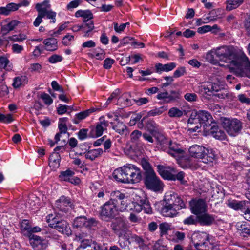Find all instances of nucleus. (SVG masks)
I'll return each instance as SVG.
<instances>
[{
  "label": "nucleus",
  "instance_id": "f257e3e1",
  "mask_svg": "<svg viewBox=\"0 0 250 250\" xmlns=\"http://www.w3.org/2000/svg\"><path fill=\"white\" fill-rule=\"evenodd\" d=\"M238 60L233 61L231 65L235 69V73L238 76L246 77L250 79V62L248 58L240 54L238 56Z\"/></svg>",
  "mask_w": 250,
  "mask_h": 250
},
{
  "label": "nucleus",
  "instance_id": "f03ea898",
  "mask_svg": "<svg viewBox=\"0 0 250 250\" xmlns=\"http://www.w3.org/2000/svg\"><path fill=\"white\" fill-rule=\"evenodd\" d=\"M110 227L113 232L119 238H127L128 236V225L126 220L122 217L116 218L111 222Z\"/></svg>",
  "mask_w": 250,
  "mask_h": 250
},
{
  "label": "nucleus",
  "instance_id": "7ed1b4c3",
  "mask_svg": "<svg viewBox=\"0 0 250 250\" xmlns=\"http://www.w3.org/2000/svg\"><path fill=\"white\" fill-rule=\"evenodd\" d=\"M216 53V57L218 60H224L225 61H229L228 62L231 65L233 63V61L238 60V56L239 53L232 48L227 46H222L214 51Z\"/></svg>",
  "mask_w": 250,
  "mask_h": 250
},
{
  "label": "nucleus",
  "instance_id": "20e7f679",
  "mask_svg": "<svg viewBox=\"0 0 250 250\" xmlns=\"http://www.w3.org/2000/svg\"><path fill=\"white\" fill-rule=\"evenodd\" d=\"M127 183H137L142 179L141 171L140 168L132 164H127L124 166Z\"/></svg>",
  "mask_w": 250,
  "mask_h": 250
},
{
  "label": "nucleus",
  "instance_id": "39448f33",
  "mask_svg": "<svg viewBox=\"0 0 250 250\" xmlns=\"http://www.w3.org/2000/svg\"><path fill=\"white\" fill-rule=\"evenodd\" d=\"M127 206L125 209L127 210H133L137 212H140L143 210L147 214H151L152 212L150 204L147 199L145 197L137 202L127 203Z\"/></svg>",
  "mask_w": 250,
  "mask_h": 250
},
{
  "label": "nucleus",
  "instance_id": "423d86ee",
  "mask_svg": "<svg viewBox=\"0 0 250 250\" xmlns=\"http://www.w3.org/2000/svg\"><path fill=\"white\" fill-rule=\"evenodd\" d=\"M118 212V207L109 201L101 207L100 215L102 219L106 221L114 219Z\"/></svg>",
  "mask_w": 250,
  "mask_h": 250
},
{
  "label": "nucleus",
  "instance_id": "0eeeda50",
  "mask_svg": "<svg viewBox=\"0 0 250 250\" xmlns=\"http://www.w3.org/2000/svg\"><path fill=\"white\" fill-rule=\"evenodd\" d=\"M144 176L145 184L147 188L154 191H159L162 189L163 184L154 171L148 172Z\"/></svg>",
  "mask_w": 250,
  "mask_h": 250
},
{
  "label": "nucleus",
  "instance_id": "6e6552de",
  "mask_svg": "<svg viewBox=\"0 0 250 250\" xmlns=\"http://www.w3.org/2000/svg\"><path fill=\"white\" fill-rule=\"evenodd\" d=\"M55 206L58 211L57 214L62 217L64 216L65 214H66L70 209L74 208L71 199L64 196H61L56 201Z\"/></svg>",
  "mask_w": 250,
  "mask_h": 250
},
{
  "label": "nucleus",
  "instance_id": "1a4fd4ad",
  "mask_svg": "<svg viewBox=\"0 0 250 250\" xmlns=\"http://www.w3.org/2000/svg\"><path fill=\"white\" fill-rule=\"evenodd\" d=\"M222 125L227 132L230 136H235L242 128L241 122L236 119L225 118Z\"/></svg>",
  "mask_w": 250,
  "mask_h": 250
},
{
  "label": "nucleus",
  "instance_id": "9d476101",
  "mask_svg": "<svg viewBox=\"0 0 250 250\" xmlns=\"http://www.w3.org/2000/svg\"><path fill=\"white\" fill-rule=\"evenodd\" d=\"M57 214L55 217L52 219V223L50 224L51 227L58 230L59 232L69 235L71 234V230L69 224L63 219L59 220L57 218Z\"/></svg>",
  "mask_w": 250,
  "mask_h": 250
},
{
  "label": "nucleus",
  "instance_id": "9b49d317",
  "mask_svg": "<svg viewBox=\"0 0 250 250\" xmlns=\"http://www.w3.org/2000/svg\"><path fill=\"white\" fill-rule=\"evenodd\" d=\"M164 202H167L172 205L175 208L180 210L186 208V205L181 197L177 193L169 191L166 193L164 197Z\"/></svg>",
  "mask_w": 250,
  "mask_h": 250
},
{
  "label": "nucleus",
  "instance_id": "f8f14e48",
  "mask_svg": "<svg viewBox=\"0 0 250 250\" xmlns=\"http://www.w3.org/2000/svg\"><path fill=\"white\" fill-rule=\"evenodd\" d=\"M118 200L120 201V210H125L127 206V197L123 193L119 190L112 191L110 194V199L109 201L114 204L117 207L119 205Z\"/></svg>",
  "mask_w": 250,
  "mask_h": 250
},
{
  "label": "nucleus",
  "instance_id": "ddd939ff",
  "mask_svg": "<svg viewBox=\"0 0 250 250\" xmlns=\"http://www.w3.org/2000/svg\"><path fill=\"white\" fill-rule=\"evenodd\" d=\"M189 204L192 213L195 215H198L207 211V206L203 199L192 200Z\"/></svg>",
  "mask_w": 250,
  "mask_h": 250
},
{
  "label": "nucleus",
  "instance_id": "4468645a",
  "mask_svg": "<svg viewBox=\"0 0 250 250\" xmlns=\"http://www.w3.org/2000/svg\"><path fill=\"white\" fill-rule=\"evenodd\" d=\"M108 125V122L103 118H100V121L98 122L95 126L91 127L89 132V136L92 138L98 137L103 134L104 130L106 129Z\"/></svg>",
  "mask_w": 250,
  "mask_h": 250
},
{
  "label": "nucleus",
  "instance_id": "2eb2a0df",
  "mask_svg": "<svg viewBox=\"0 0 250 250\" xmlns=\"http://www.w3.org/2000/svg\"><path fill=\"white\" fill-rule=\"evenodd\" d=\"M247 204H248V202L233 200L229 202L228 203V205L230 208L235 210H241L244 213L245 218L250 221V209L248 208V206L246 205Z\"/></svg>",
  "mask_w": 250,
  "mask_h": 250
},
{
  "label": "nucleus",
  "instance_id": "dca6fc26",
  "mask_svg": "<svg viewBox=\"0 0 250 250\" xmlns=\"http://www.w3.org/2000/svg\"><path fill=\"white\" fill-rule=\"evenodd\" d=\"M30 241L35 250H44L47 247V241L37 235H33L30 238Z\"/></svg>",
  "mask_w": 250,
  "mask_h": 250
},
{
  "label": "nucleus",
  "instance_id": "f3484780",
  "mask_svg": "<svg viewBox=\"0 0 250 250\" xmlns=\"http://www.w3.org/2000/svg\"><path fill=\"white\" fill-rule=\"evenodd\" d=\"M199 120L205 129L207 130L211 125L212 118L211 115L207 111L199 110L197 111Z\"/></svg>",
  "mask_w": 250,
  "mask_h": 250
},
{
  "label": "nucleus",
  "instance_id": "a211bd4d",
  "mask_svg": "<svg viewBox=\"0 0 250 250\" xmlns=\"http://www.w3.org/2000/svg\"><path fill=\"white\" fill-rule=\"evenodd\" d=\"M178 211V208H175L168 202H165V204L161 209V213L165 217H173L177 215Z\"/></svg>",
  "mask_w": 250,
  "mask_h": 250
},
{
  "label": "nucleus",
  "instance_id": "6ab92c4d",
  "mask_svg": "<svg viewBox=\"0 0 250 250\" xmlns=\"http://www.w3.org/2000/svg\"><path fill=\"white\" fill-rule=\"evenodd\" d=\"M206 150L205 147L197 145H193L189 149V153L192 157L201 159L204 157Z\"/></svg>",
  "mask_w": 250,
  "mask_h": 250
},
{
  "label": "nucleus",
  "instance_id": "aec40b11",
  "mask_svg": "<svg viewBox=\"0 0 250 250\" xmlns=\"http://www.w3.org/2000/svg\"><path fill=\"white\" fill-rule=\"evenodd\" d=\"M198 223L201 226H210L215 222V218L212 215L203 213L197 215Z\"/></svg>",
  "mask_w": 250,
  "mask_h": 250
},
{
  "label": "nucleus",
  "instance_id": "412c9836",
  "mask_svg": "<svg viewBox=\"0 0 250 250\" xmlns=\"http://www.w3.org/2000/svg\"><path fill=\"white\" fill-rule=\"evenodd\" d=\"M48 2L47 1L45 0L42 3H41L40 9L41 10L42 13L44 14V17L46 16L47 19L52 20V21H50V22L55 23L56 22V13L52 10H48L47 9V7H50L49 4L47 5L46 7H43Z\"/></svg>",
  "mask_w": 250,
  "mask_h": 250
},
{
  "label": "nucleus",
  "instance_id": "4be33fe9",
  "mask_svg": "<svg viewBox=\"0 0 250 250\" xmlns=\"http://www.w3.org/2000/svg\"><path fill=\"white\" fill-rule=\"evenodd\" d=\"M166 152L174 158H177L182 154L183 150L180 148L177 143L170 141L169 146Z\"/></svg>",
  "mask_w": 250,
  "mask_h": 250
},
{
  "label": "nucleus",
  "instance_id": "5701e85b",
  "mask_svg": "<svg viewBox=\"0 0 250 250\" xmlns=\"http://www.w3.org/2000/svg\"><path fill=\"white\" fill-rule=\"evenodd\" d=\"M208 238V235L205 232H195L192 236V242L195 248Z\"/></svg>",
  "mask_w": 250,
  "mask_h": 250
},
{
  "label": "nucleus",
  "instance_id": "b1692460",
  "mask_svg": "<svg viewBox=\"0 0 250 250\" xmlns=\"http://www.w3.org/2000/svg\"><path fill=\"white\" fill-rule=\"evenodd\" d=\"M112 176L114 179L117 182L127 183V178L125 176L124 166L115 169L112 174Z\"/></svg>",
  "mask_w": 250,
  "mask_h": 250
},
{
  "label": "nucleus",
  "instance_id": "393cba45",
  "mask_svg": "<svg viewBox=\"0 0 250 250\" xmlns=\"http://www.w3.org/2000/svg\"><path fill=\"white\" fill-rule=\"evenodd\" d=\"M210 126V128H208V130L210 131V133L213 137L219 140H224L225 139L226 135L225 132L222 130L219 129V127L215 125V123H213Z\"/></svg>",
  "mask_w": 250,
  "mask_h": 250
},
{
  "label": "nucleus",
  "instance_id": "a878e982",
  "mask_svg": "<svg viewBox=\"0 0 250 250\" xmlns=\"http://www.w3.org/2000/svg\"><path fill=\"white\" fill-rule=\"evenodd\" d=\"M159 174L165 179H168L167 176L169 174L175 175L177 173L176 169L173 167H165L162 165L157 166Z\"/></svg>",
  "mask_w": 250,
  "mask_h": 250
},
{
  "label": "nucleus",
  "instance_id": "bb28decb",
  "mask_svg": "<svg viewBox=\"0 0 250 250\" xmlns=\"http://www.w3.org/2000/svg\"><path fill=\"white\" fill-rule=\"evenodd\" d=\"M198 115L197 111L194 110L192 111L189 118L188 119V124L190 125H195V126L193 128V131H196L197 129L200 128L202 125L199 120V118L198 117Z\"/></svg>",
  "mask_w": 250,
  "mask_h": 250
},
{
  "label": "nucleus",
  "instance_id": "cd10ccee",
  "mask_svg": "<svg viewBox=\"0 0 250 250\" xmlns=\"http://www.w3.org/2000/svg\"><path fill=\"white\" fill-rule=\"evenodd\" d=\"M156 138L157 141L158 147L163 151L166 152L167 150V147L169 146V143H170L171 140L166 138L162 135H157L156 137Z\"/></svg>",
  "mask_w": 250,
  "mask_h": 250
},
{
  "label": "nucleus",
  "instance_id": "c85d7f7f",
  "mask_svg": "<svg viewBox=\"0 0 250 250\" xmlns=\"http://www.w3.org/2000/svg\"><path fill=\"white\" fill-rule=\"evenodd\" d=\"M97 110V108H92L77 113L75 115V117L73 119V122L75 124H78L80 121L83 120L86 117H88L91 113Z\"/></svg>",
  "mask_w": 250,
  "mask_h": 250
},
{
  "label": "nucleus",
  "instance_id": "c756f323",
  "mask_svg": "<svg viewBox=\"0 0 250 250\" xmlns=\"http://www.w3.org/2000/svg\"><path fill=\"white\" fill-rule=\"evenodd\" d=\"M176 66L174 62H170L165 64L158 63L155 65L156 72L161 74L162 72H168L173 70Z\"/></svg>",
  "mask_w": 250,
  "mask_h": 250
},
{
  "label": "nucleus",
  "instance_id": "7c9ffc66",
  "mask_svg": "<svg viewBox=\"0 0 250 250\" xmlns=\"http://www.w3.org/2000/svg\"><path fill=\"white\" fill-rule=\"evenodd\" d=\"M76 17L83 18V22H88L89 20L93 18V15L91 11L89 10H78L75 14Z\"/></svg>",
  "mask_w": 250,
  "mask_h": 250
},
{
  "label": "nucleus",
  "instance_id": "2f4dec72",
  "mask_svg": "<svg viewBox=\"0 0 250 250\" xmlns=\"http://www.w3.org/2000/svg\"><path fill=\"white\" fill-rule=\"evenodd\" d=\"M45 49L47 51H53L57 49V41L55 38H48L43 41Z\"/></svg>",
  "mask_w": 250,
  "mask_h": 250
},
{
  "label": "nucleus",
  "instance_id": "473e14b6",
  "mask_svg": "<svg viewBox=\"0 0 250 250\" xmlns=\"http://www.w3.org/2000/svg\"><path fill=\"white\" fill-rule=\"evenodd\" d=\"M145 129L148 131L153 136H155V134L158 130V125L154 120H148L146 123Z\"/></svg>",
  "mask_w": 250,
  "mask_h": 250
},
{
  "label": "nucleus",
  "instance_id": "72a5a7b5",
  "mask_svg": "<svg viewBox=\"0 0 250 250\" xmlns=\"http://www.w3.org/2000/svg\"><path fill=\"white\" fill-rule=\"evenodd\" d=\"M103 153V150L101 148L90 150L85 153L84 156L86 159H89L91 161L94 160L96 158L100 156Z\"/></svg>",
  "mask_w": 250,
  "mask_h": 250
},
{
  "label": "nucleus",
  "instance_id": "f704fd0d",
  "mask_svg": "<svg viewBox=\"0 0 250 250\" xmlns=\"http://www.w3.org/2000/svg\"><path fill=\"white\" fill-rule=\"evenodd\" d=\"M244 2V0H229L226 1V10L230 11L235 9L242 5Z\"/></svg>",
  "mask_w": 250,
  "mask_h": 250
},
{
  "label": "nucleus",
  "instance_id": "c9c22d12",
  "mask_svg": "<svg viewBox=\"0 0 250 250\" xmlns=\"http://www.w3.org/2000/svg\"><path fill=\"white\" fill-rule=\"evenodd\" d=\"M111 124L112 125V128L120 135H126L128 133L127 127L123 123L118 122L116 124H114L111 122Z\"/></svg>",
  "mask_w": 250,
  "mask_h": 250
},
{
  "label": "nucleus",
  "instance_id": "e433bc0d",
  "mask_svg": "<svg viewBox=\"0 0 250 250\" xmlns=\"http://www.w3.org/2000/svg\"><path fill=\"white\" fill-rule=\"evenodd\" d=\"M28 81V79L26 76L16 77L14 79L12 85L14 88H17L27 84Z\"/></svg>",
  "mask_w": 250,
  "mask_h": 250
},
{
  "label": "nucleus",
  "instance_id": "4c0bfd02",
  "mask_svg": "<svg viewBox=\"0 0 250 250\" xmlns=\"http://www.w3.org/2000/svg\"><path fill=\"white\" fill-rule=\"evenodd\" d=\"M19 23L20 22L17 20L11 21L7 25L2 26L1 27V32L3 35H5L10 31L13 30Z\"/></svg>",
  "mask_w": 250,
  "mask_h": 250
},
{
  "label": "nucleus",
  "instance_id": "58836bf2",
  "mask_svg": "<svg viewBox=\"0 0 250 250\" xmlns=\"http://www.w3.org/2000/svg\"><path fill=\"white\" fill-rule=\"evenodd\" d=\"M204 89L208 92H219L223 87L219 83H209L204 86Z\"/></svg>",
  "mask_w": 250,
  "mask_h": 250
},
{
  "label": "nucleus",
  "instance_id": "ea45409f",
  "mask_svg": "<svg viewBox=\"0 0 250 250\" xmlns=\"http://www.w3.org/2000/svg\"><path fill=\"white\" fill-rule=\"evenodd\" d=\"M84 250H103L99 244L95 242H84L82 244Z\"/></svg>",
  "mask_w": 250,
  "mask_h": 250
},
{
  "label": "nucleus",
  "instance_id": "a19ab883",
  "mask_svg": "<svg viewBox=\"0 0 250 250\" xmlns=\"http://www.w3.org/2000/svg\"><path fill=\"white\" fill-rule=\"evenodd\" d=\"M237 229L243 236L246 237L250 234V225L247 223L237 224Z\"/></svg>",
  "mask_w": 250,
  "mask_h": 250
},
{
  "label": "nucleus",
  "instance_id": "79ce46f5",
  "mask_svg": "<svg viewBox=\"0 0 250 250\" xmlns=\"http://www.w3.org/2000/svg\"><path fill=\"white\" fill-rule=\"evenodd\" d=\"M89 56L91 58H96L98 60H103L105 58V51L101 48H96L92 52L89 53Z\"/></svg>",
  "mask_w": 250,
  "mask_h": 250
},
{
  "label": "nucleus",
  "instance_id": "37998d69",
  "mask_svg": "<svg viewBox=\"0 0 250 250\" xmlns=\"http://www.w3.org/2000/svg\"><path fill=\"white\" fill-rule=\"evenodd\" d=\"M185 110H181L176 107H173L169 109L168 115L171 118H181L184 114Z\"/></svg>",
  "mask_w": 250,
  "mask_h": 250
},
{
  "label": "nucleus",
  "instance_id": "c03bdc74",
  "mask_svg": "<svg viewBox=\"0 0 250 250\" xmlns=\"http://www.w3.org/2000/svg\"><path fill=\"white\" fill-rule=\"evenodd\" d=\"M204 157L202 158V161L204 163L212 162L215 158V154L212 150L206 149Z\"/></svg>",
  "mask_w": 250,
  "mask_h": 250
},
{
  "label": "nucleus",
  "instance_id": "a18cd8bd",
  "mask_svg": "<svg viewBox=\"0 0 250 250\" xmlns=\"http://www.w3.org/2000/svg\"><path fill=\"white\" fill-rule=\"evenodd\" d=\"M84 34L83 37H86L89 36V32L92 31L94 28V23L92 21H89L88 22H83L82 24Z\"/></svg>",
  "mask_w": 250,
  "mask_h": 250
},
{
  "label": "nucleus",
  "instance_id": "49530a36",
  "mask_svg": "<svg viewBox=\"0 0 250 250\" xmlns=\"http://www.w3.org/2000/svg\"><path fill=\"white\" fill-rule=\"evenodd\" d=\"M36 8L38 12L37 17L36 18L33 22V24L35 27H38L42 21V18L44 17V14L42 13L40 9V3H38L36 5Z\"/></svg>",
  "mask_w": 250,
  "mask_h": 250
},
{
  "label": "nucleus",
  "instance_id": "de8ad7c7",
  "mask_svg": "<svg viewBox=\"0 0 250 250\" xmlns=\"http://www.w3.org/2000/svg\"><path fill=\"white\" fill-rule=\"evenodd\" d=\"M130 238L132 241L136 242L138 244L140 249H144L146 248V245L144 243V240L142 237L136 234H133L131 236Z\"/></svg>",
  "mask_w": 250,
  "mask_h": 250
},
{
  "label": "nucleus",
  "instance_id": "09e8293b",
  "mask_svg": "<svg viewBox=\"0 0 250 250\" xmlns=\"http://www.w3.org/2000/svg\"><path fill=\"white\" fill-rule=\"evenodd\" d=\"M74 175V172L70 170H67L65 171H62L59 176V178L61 181L69 182L71 178Z\"/></svg>",
  "mask_w": 250,
  "mask_h": 250
},
{
  "label": "nucleus",
  "instance_id": "8fccbe9b",
  "mask_svg": "<svg viewBox=\"0 0 250 250\" xmlns=\"http://www.w3.org/2000/svg\"><path fill=\"white\" fill-rule=\"evenodd\" d=\"M206 59L213 64H217L219 61L217 57H216V53L214 51H210L208 52L206 54Z\"/></svg>",
  "mask_w": 250,
  "mask_h": 250
},
{
  "label": "nucleus",
  "instance_id": "3c124183",
  "mask_svg": "<svg viewBox=\"0 0 250 250\" xmlns=\"http://www.w3.org/2000/svg\"><path fill=\"white\" fill-rule=\"evenodd\" d=\"M140 164L143 168V169L145 170L144 172V175H146L147 172H154V171L152 169L151 165H150L148 161L146 159H142L140 161Z\"/></svg>",
  "mask_w": 250,
  "mask_h": 250
},
{
  "label": "nucleus",
  "instance_id": "603ef678",
  "mask_svg": "<svg viewBox=\"0 0 250 250\" xmlns=\"http://www.w3.org/2000/svg\"><path fill=\"white\" fill-rule=\"evenodd\" d=\"M10 63L9 60L4 56L0 57V68L5 69L6 70L10 71L12 69L10 65H8Z\"/></svg>",
  "mask_w": 250,
  "mask_h": 250
},
{
  "label": "nucleus",
  "instance_id": "864d4df0",
  "mask_svg": "<svg viewBox=\"0 0 250 250\" xmlns=\"http://www.w3.org/2000/svg\"><path fill=\"white\" fill-rule=\"evenodd\" d=\"M61 157L59 154L56 152H53L49 158V163H52L54 166L58 167L60 165Z\"/></svg>",
  "mask_w": 250,
  "mask_h": 250
},
{
  "label": "nucleus",
  "instance_id": "5fc2aeb1",
  "mask_svg": "<svg viewBox=\"0 0 250 250\" xmlns=\"http://www.w3.org/2000/svg\"><path fill=\"white\" fill-rule=\"evenodd\" d=\"M167 106H162L159 108H155L150 111L148 112V114L149 116H155L157 115H159L165 111L167 110Z\"/></svg>",
  "mask_w": 250,
  "mask_h": 250
},
{
  "label": "nucleus",
  "instance_id": "6e6d98bb",
  "mask_svg": "<svg viewBox=\"0 0 250 250\" xmlns=\"http://www.w3.org/2000/svg\"><path fill=\"white\" fill-rule=\"evenodd\" d=\"M196 249L198 250H213V245L209 242L208 238L200 244Z\"/></svg>",
  "mask_w": 250,
  "mask_h": 250
},
{
  "label": "nucleus",
  "instance_id": "4d7b16f0",
  "mask_svg": "<svg viewBox=\"0 0 250 250\" xmlns=\"http://www.w3.org/2000/svg\"><path fill=\"white\" fill-rule=\"evenodd\" d=\"M86 217L85 216H81L75 219L73 222V226L76 228L84 227L85 223Z\"/></svg>",
  "mask_w": 250,
  "mask_h": 250
},
{
  "label": "nucleus",
  "instance_id": "13d9d810",
  "mask_svg": "<svg viewBox=\"0 0 250 250\" xmlns=\"http://www.w3.org/2000/svg\"><path fill=\"white\" fill-rule=\"evenodd\" d=\"M183 223L187 225H196L198 223L197 215H190L184 220Z\"/></svg>",
  "mask_w": 250,
  "mask_h": 250
},
{
  "label": "nucleus",
  "instance_id": "bf43d9fd",
  "mask_svg": "<svg viewBox=\"0 0 250 250\" xmlns=\"http://www.w3.org/2000/svg\"><path fill=\"white\" fill-rule=\"evenodd\" d=\"M85 223L84 227L87 229H91L93 227L97 226L98 221L94 218H87L86 217Z\"/></svg>",
  "mask_w": 250,
  "mask_h": 250
},
{
  "label": "nucleus",
  "instance_id": "052dcab7",
  "mask_svg": "<svg viewBox=\"0 0 250 250\" xmlns=\"http://www.w3.org/2000/svg\"><path fill=\"white\" fill-rule=\"evenodd\" d=\"M169 101L170 103L177 101L180 98V94L178 91L175 90H171L170 94L168 93Z\"/></svg>",
  "mask_w": 250,
  "mask_h": 250
},
{
  "label": "nucleus",
  "instance_id": "680f3d73",
  "mask_svg": "<svg viewBox=\"0 0 250 250\" xmlns=\"http://www.w3.org/2000/svg\"><path fill=\"white\" fill-rule=\"evenodd\" d=\"M185 99L189 102H194L198 101V98L194 93H187L184 95Z\"/></svg>",
  "mask_w": 250,
  "mask_h": 250
},
{
  "label": "nucleus",
  "instance_id": "e2e57ef3",
  "mask_svg": "<svg viewBox=\"0 0 250 250\" xmlns=\"http://www.w3.org/2000/svg\"><path fill=\"white\" fill-rule=\"evenodd\" d=\"M141 136L142 133L141 131L138 130H134L130 134L131 141L133 143H136L139 141Z\"/></svg>",
  "mask_w": 250,
  "mask_h": 250
},
{
  "label": "nucleus",
  "instance_id": "0e129e2a",
  "mask_svg": "<svg viewBox=\"0 0 250 250\" xmlns=\"http://www.w3.org/2000/svg\"><path fill=\"white\" fill-rule=\"evenodd\" d=\"M159 229L161 235L166 234L167 231L170 229V225L166 222L162 223L160 224Z\"/></svg>",
  "mask_w": 250,
  "mask_h": 250
},
{
  "label": "nucleus",
  "instance_id": "69168bd1",
  "mask_svg": "<svg viewBox=\"0 0 250 250\" xmlns=\"http://www.w3.org/2000/svg\"><path fill=\"white\" fill-rule=\"evenodd\" d=\"M184 177V173L182 171L179 172L175 175L169 174L168 175V180H175L176 179L179 181H182Z\"/></svg>",
  "mask_w": 250,
  "mask_h": 250
},
{
  "label": "nucleus",
  "instance_id": "338daca9",
  "mask_svg": "<svg viewBox=\"0 0 250 250\" xmlns=\"http://www.w3.org/2000/svg\"><path fill=\"white\" fill-rule=\"evenodd\" d=\"M26 37L23 34L14 35L12 36H9L8 39L13 42H21L25 40Z\"/></svg>",
  "mask_w": 250,
  "mask_h": 250
},
{
  "label": "nucleus",
  "instance_id": "774afa93",
  "mask_svg": "<svg viewBox=\"0 0 250 250\" xmlns=\"http://www.w3.org/2000/svg\"><path fill=\"white\" fill-rule=\"evenodd\" d=\"M186 71L185 67H180L178 68L174 72L173 77L174 78H179L182 76H183L186 74Z\"/></svg>",
  "mask_w": 250,
  "mask_h": 250
}]
</instances>
